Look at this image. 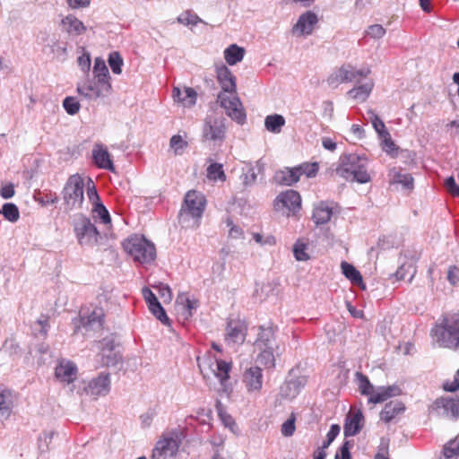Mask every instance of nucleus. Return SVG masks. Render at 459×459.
I'll return each instance as SVG.
<instances>
[{"instance_id": "40", "label": "nucleus", "mask_w": 459, "mask_h": 459, "mask_svg": "<svg viewBox=\"0 0 459 459\" xmlns=\"http://www.w3.org/2000/svg\"><path fill=\"white\" fill-rule=\"evenodd\" d=\"M263 169L264 164L260 160L256 162L255 167L249 165L243 173V184L246 186L254 184L257 178V172H261Z\"/></svg>"}, {"instance_id": "49", "label": "nucleus", "mask_w": 459, "mask_h": 459, "mask_svg": "<svg viewBox=\"0 0 459 459\" xmlns=\"http://www.w3.org/2000/svg\"><path fill=\"white\" fill-rule=\"evenodd\" d=\"M63 107L69 115H75L80 110V103L74 97H66L63 100Z\"/></svg>"}, {"instance_id": "45", "label": "nucleus", "mask_w": 459, "mask_h": 459, "mask_svg": "<svg viewBox=\"0 0 459 459\" xmlns=\"http://www.w3.org/2000/svg\"><path fill=\"white\" fill-rule=\"evenodd\" d=\"M92 212L95 216L99 217L102 223L108 224L111 221L108 211L103 205L101 202L92 204Z\"/></svg>"}, {"instance_id": "17", "label": "nucleus", "mask_w": 459, "mask_h": 459, "mask_svg": "<svg viewBox=\"0 0 459 459\" xmlns=\"http://www.w3.org/2000/svg\"><path fill=\"white\" fill-rule=\"evenodd\" d=\"M275 333L276 329L272 325L259 326L255 346L257 349L275 348L276 355H280L284 349L276 342Z\"/></svg>"}, {"instance_id": "22", "label": "nucleus", "mask_w": 459, "mask_h": 459, "mask_svg": "<svg viewBox=\"0 0 459 459\" xmlns=\"http://www.w3.org/2000/svg\"><path fill=\"white\" fill-rule=\"evenodd\" d=\"M243 383L248 392H258L263 385V374L259 367H251L243 374Z\"/></svg>"}, {"instance_id": "48", "label": "nucleus", "mask_w": 459, "mask_h": 459, "mask_svg": "<svg viewBox=\"0 0 459 459\" xmlns=\"http://www.w3.org/2000/svg\"><path fill=\"white\" fill-rule=\"evenodd\" d=\"M108 61L112 72L116 74H120L122 72L123 59L118 52H111Z\"/></svg>"}, {"instance_id": "3", "label": "nucleus", "mask_w": 459, "mask_h": 459, "mask_svg": "<svg viewBox=\"0 0 459 459\" xmlns=\"http://www.w3.org/2000/svg\"><path fill=\"white\" fill-rule=\"evenodd\" d=\"M204 196L194 190L188 191L179 211V222L186 228L196 229L205 209Z\"/></svg>"}, {"instance_id": "20", "label": "nucleus", "mask_w": 459, "mask_h": 459, "mask_svg": "<svg viewBox=\"0 0 459 459\" xmlns=\"http://www.w3.org/2000/svg\"><path fill=\"white\" fill-rule=\"evenodd\" d=\"M318 19L315 13L307 11L302 13L293 26L292 33L296 36L310 35Z\"/></svg>"}, {"instance_id": "42", "label": "nucleus", "mask_w": 459, "mask_h": 459, "mask_svg": "<svg viewBox=\"0 0 459 459\" xmlns=\"http://www.w3.org/2000/svg\"><path fill=\"white\" fill-rule=\"evenodd\" d=\"M207 177L209 179L221 182L226 181V175L223 170V166L221 163H211L207 168Z\"/></svg>"}, {"instance_id": "39", "label": "nucleus", "mask_w": 459, "mask_h": 459, "mask_svg": "<svg viewBox=\"0 0 459 459\" xmlns=\"http://www.w3.org/2000/svg\"><path fill=\"white\" fill-rule=\"evenodd\" d=\"M92 73L94 79L110 82V75L108 66L101 57L95 58Z\"/></svg>"}, {"instance_id": "53", "label": "nucleus", "mask_w": 459, "mask_h": 459, "mask_svg": "<svg viewBox=\"0 0 459 459\" xmlns=\"http://www.w3.org/2000/svg\"><path fill=\"white\" fill-rule=\"evenodd\" d=\"M306 245L303 243L297 242L293 247V254L298 261H307L309 256L306 253Z\"/></svg>"}, {"instance_id": "59", "label": "nucleus", "mask_w": 459, "mask_h": 459, "mask_svg": "<svg viewBox=\"0 0 459 459\" xmlns=\"http://www.w3.org/2000/svg\"><path fill=\"white\" fill-rule=\"evenodd\" d=\"M446 187L447 191L454 196H459V186L455 183V180L453 177H449L446 180Z\"/></svg>"}, {"instance_id": "52", "label": "nucleus", "mask_w": 459, "mask_h": 459, "mask_svg": "<svg viewBox=\"0 0 459 459\" xmlns=\"http://www.w3.org/2000/svg\"><path fill=\"white\" fill-rule=\"evenodd\" d=\"M200 21L196 14H192L189 12H185L178 17V22L184 25H196Z\"/></svg>"}, {"instance_id": "57", "label": "nucleus", "mask_w": 459, "mask_h": 459, "mask_svg": "<svg viewBox=\"0 0 459 459\" xmlns=\"http://www.w3.org/2000/svg\"><path fill=\"white\" fill-rule=\"evenodd\" d=\"M351 446V441H345L340 448V455L336 454L334 459H351L350 447Z\"/></svg>"}, {"instance_id": "9", "label": "nucleus", "mask_w": 459, "mask_h": 459, "mask_svg": "<svg viewBox=\"0 0 459 459\" xmlns=\"http://www.w3.org/2000/svg\"><path fill=\"white\" fill-rule=\"evenodd\" d=\"M197 361L200 371L204 378L210 377L212 374L219 379L222 385H225L230 377V363L212 357L197 359Z\"/></svg>"}, {"instance_id": "5", "label": "nucleus", "mask_w": 459, "mask_h": 459, "mask_svg": "<svg viewBox=\"0 0 459 459\" xmlns=\"http://www.w3.org/2000/svg\"><path fill=\"white\" fill-rule=\"evenodd\" d=\"M124 250L140 264H150L156 257V248L153 243L143 236L132 235L123 242Z\"/></svg>"}, {"instance_id": "27", "label": "nucleus", "mask_w": 459, "mask_h": 459, "mask_svg": "<svg viewBox=\"0 0 459 459\" xmlns=\"http://www.w3.org/2000/svg\"><path fill=\"white\" fill-rule=\"evenodd\" d=\"M77 368L74 363L71 361L60 362L55 371L57 379L62 382L70 384L76 378Z\"/></svg>"}, {"instance_id": "23", "label": "nucleus", "mask_w": 459, "mask_h": 459, "mask_svg": "<svg viewBox=\"0 0 459 459\" xmlns=\"http://www.w3.org/2000/svg\"><path fill=\"white\" fill-rule=\"evenodd\" d=\"M94 164L102 169L115 171V166L108 150L100 143H96L92 149Z\"/></svg>"}, {"instance_id": "13", "label": "nucleus", "mask_w": 459, "mask_h": 459, "mask_svg": "<svg viewBox=\"0 0 459 459\" xmlns=\"http://www.w3.org/2000/svg\"><path fill=\"white\" fill-rule=\"evenodd\" d=\"M226 118L223 117L208 116L203 126V138L221 144L226 136Z\"/></svg>"}, {"instance_id": "64", "label": "nucleus", "mask_w": 459, "mask_h": 459, "mask_svg": "<svg viewBox=\"0 0 459 459\" xmlns=\"http://www.w3.org/2000/svg\"><path fill=\"white\" fill-rule=\"evenodd\" d=\"M341 427L338 424H333L326 437L330 439V441H333L335 437L339 435Z\"/></svg>"}, {"instance_id": "46", "label": "nucleus", "mask_w": 459, "mask_h": 459, "mask_svg": "<svg viewBox=\"0 0 459 459\" xmlns=\"http://www.w3.org/2000/svg\"><path fill=\"white\" fill-rule=\"evenodd\" d=\"M368 118L370 119L372 126L376 132L377 133L378 136L385 134V133H388V131L385 128V126L382 119L372 110H369L368 112Z\"/></svg>"}, {"instance_id": "28", "label": "nucleus", "mask_w": 459, "mask_h": 459, "mask_svg": "<svg viewBox=\"0 0 459 459\" xmlns=\"http://www.w3.org/2000/svg\"><path fill=\"white\" fill-rule=\"evenodd\" d=\"M405 411L404 404L400 401H391L385 403L384 409L380 412V420L385 423H389L395 419L396 416L402 414Z\"/></svg>"}, {"instance_id": "4", "label": "nucleus", "mask_w": 459, "mask_h": 459, "mask_svg": "<svg viewBox=\"0 0 459 459\" xmlns=\"http://www.w3.org/2000/svg\"><path fill=\"white\" fill-rule=\"evenodd\" d=\"M432 333L440 347L459 351V312L445 316Z\"/></svg>"}, {"instance_id": "55", "label": "nucleus", "mask_w": 459, "mask_h": 459, "mask_svg": "<svg viewBox=\"0 0 459 459\" xmlns=\"http://www.w3.org/2000/svg\"><path fill=\"white\" fill-rule=\"evenodd\" d=\"M87 196H88L89 201L92 204L100 202V198L98 195L95 185L91 178H89V182L87 185Z\"/></svg>"}, {"instance_id": "61", "label": "nucleus", "mask_w": 459, "mask_h": 459, "mask_svg": "<svg viewBox=\"0 0 459 459\" xmlns=\"http://www.w3.org/2000/svg\"><path fill=\"white\" fill-rule=\"evenodd\" d=\"M15 194V191H14V186L12 184V183H9L5 186H4L1 189H0V195L4 198V199H9V198H12Z\"/></svg>"}, {"instance_id": "41", "label": "nucleus", "mask_w": 459, "mask_h": 459, "mask_svg": "<svg viewBox=\"0 0 459 459\" xmlns=\"http://www.w3.org/2000/svg\"><path fill=\"white\" fill-rule=\"evenodd\" d=\"M442 453L444 459H453L459 456V435L444 445Z\"/></svg>"}, {"instance_id": "8", "label": "nucleus", "mask_w": 459, "mask_h": 459, "mask_svg": "<svg viewBox=\"0 0 459 459\" xmlns=\"http://www.w3.org/2000/svg\"><path fill=\"white\" fill-rule=\"evenodd\" d=\"M318 171V164L313 163H302L293 168H284L277 171L274 175V181L281 186H292L297 183L302 175L307 178L316 177Z\"/></svg>"}, {"instance_id": "43", "label": "nucleus", "mask_w": 459, "mask_h": 459, "mask_svg": "<svg viewBox=\"0 0 459 459\" xmlns=\"http://www.w3.org/2000/svg\"><path fill=\"white\" fill-rule=\"evenodd\" d=\"M2 213L5 220L10 222H16L20 218V212L16 204L6 203L3 205Z\"/></svg>"}, {"instance_id": "51", "label": "nucleus", "mask_w": 459, "mask_h": 459, "mask_svg": "<svg viewBox=\"0 0 459 459\" xmlns=\"http://www.w3.org/2000/svg\"><path fill=\"white\" fill-rule=\"evenodd\" d=\"M366 34L372 39H378L385 36V29L380 24L370 25L367 29Z\"/></svg>"}, {"instance_id": "7", "label": "nucleus", "mask_w": 459, "mask_h": 459, "mask_svg": "<svg viewBox=\"0 0 459 459\" xmlns=\"http://www.w3.org/2000/svg\"><path fill=\"white\" fill-rule=\"evenodd\" d=\"M66 210L80 209L84 200V182L82 178L74 174L68 178L62 191Z\"/></svg>"}, {"instance_id": "62", "label": "nucleus", "mask_w": 459, "mask_h": 459, "mask_svg": "<svg viewBox=\"0 0 459 459\" xmlns=\"http://www.w3.org/2000/svg\"><path fill=\"white\" fill-rule=\"evenodd\" d=\"M68 5L73 9L84 8L87 7L91 0H66Z\"/></svg>"}, {"instance_id": "34", "label": "nucleus", "mask_w": 459, "mask_h": 459, "mask_svg": "<svg viewBox=\"0 0 459 459\" xmlns=\"http://www.w3.org/2000/svg\"><path fill=\"white\" fill-rule=\"evenodd\" d=\"M285 125V118L279 114L269 115L264 119V127L273 134H279Z\"/></svg>"}, {"instance_id": "35", "label": "nucleus", "mask_w": 459, "mask_h": 459, "mask_svg": "<svg viewBox=\"0 0 459 459\" xmlns=\"http://www.w3.org/2000/svg\"><path fill=\"white\" fill-rule=\"evenodd\" d=\"M13 407L11 394L8 390L0 388V420L7 419Z\"/></svg>"}, {"instance_id": "19", "label": "nucleus", "mask_w": 459, "mask_h": 459, "mask_svg": "<svg viewBox=\"0 0 459 459\" xmlns=\"http://www.w3.org/2000/svg\"><path fill=\"white\" fill-rule=\"evenodd\" d=\"M364 416L360 410L353 411L351 409L346 415L343 425V433L345 437H354L359 433L364 426Z\"/></svg>"}, {"instance_id": "18", "label": "nucleus", "mask_w": 459, "mask_h": 459, "mask_svg": "<svg viewBox=\"0 0 459 459\" xmlns=\"http://www.w3.org/2000/svg\"><path fill=\"white\" fill-rule=\"evenodd\" d=\"M247 335V326L240 320L231 319L228 322L225 333V342L228 345L241 344Z\"/></svg>"}, {"instance_id": "2", "label": "nucleus", "mask_w": 459, "mask_h": 459, "mask_svg": "<svg viewBox=\"0 0 459 459\" xmlns=\"http://www.w3.org/2000/svg\"><path fill=\"white\" fill-rule=\"evenodd\" d=\"M340 161L336 172L342 178L361 184L370 181V176L368 173V159L365 156L357 153L344 154Z\"/></svg>"}, {"instance_id": "15", "label": "nucleus", "mask_w": 459, "mask_h": 459, "mask_svg": "<svg viewBox=\"0 0 459 459\" xmlns=\"http://www.w3.org/2000/svg\"><path fill=\"white\" fill-rule=\"evenodd\" d=\"M430 411L436 415L453 420L459 418V397H440L430 406Z\"/></svg>"}, {"instance_id": "30", "label": "nucleus", "mask_w": 459, "mask_h": 459, "mask_svg": "<svg viewBox=\"0 0 459 459\" xmlns=\"http://www.w3.org/2000/svg\"><path fill=\"white\" fill-rule=\"evenodd\" d=\"M333 215V210L325 202H320L314 207L312 220L316 225L327 223Z\"/></svg>"}, {"instance_id": "1", "label": "nucleus", "mask_w": 459, "mask_h": 459, "mask_svg": "<svg viewBox=\"0 0 459 459\" xmlns=\"http://www.w3.org/2000/svg\"><path fill=\"white\" fill-rule=\"evenodd\" d=\"M216 77L221 87L218 94V101L226 114L237 123H245L247 115L239 98L237 95L236 77L224 65L216 67Z\"/></svg>"}, {"instance_id": "36", "label": "nucleus", "mask_w": 459, "mask_h": 459, "mask_svg": "<svg viewBox=\"0 0 459 459\" xmlns=\"http://www.w3.org/2000/svg\"><path fill=\"white\" fill-rule=\"evenodd\" d=\"M342 272L352 284L362 285L363 280L360 273L351 264L343 261L341 264Z\"/></svg>"}, {"instance_id": "24", "label": "nucleus", "mask_w": 459, "mask_h": 459, "mask_svg": "<svg viewBox=\"0 0 459 459\" xmlns=\"http://www.w3.org/2000/svg\"><path fill=\"white\" fill-rule=\"evenodd\" d=\"M103 309L100 307H95L89 315H81L82 327L86 331L100 330L103 325Z\"/></svg>"}, {"instance_id": "58", "label": "nucleus", "mask_w": 459, "mask_h": 459, "mask_svg": "<svg viewBox=\"0 0 459 459\" xmlns=\"http://www.w3.org/2000/svg\"><path fill=\"white\" fill-rule=\"evenodd\" d=\"M78 65L81 69L87 73L91 68V56L89 53H84L78 57Z\"/></svg>"}, {"instance_id": "60", "label": "nucleus", "mask_w": 459, "mask_h": 459, "mask_svg": "<svg viewBox=\"0 0 459 459\" xmlns=\"http://www.w3.org/2000/svg\"><path fill=\"white\" fill-rule=\"evenodd\" d=\"M143 295L146 303L148 304V307L152 306L157 302H160L155 294L148 288L143 289Z\"/></svg>"}, {"instance_id": "54", "label": "nucleus", "mask_w": 459, "mask_h": 459, "mask_svg": "<svg viewBox=\"0 0 459 459\" xmlns=\"http://www.w3.org/2000/svg\"><path fill=\"white\" fill-rule=\"evenodd\" d=\"M295 429V418L291 416L281 425V431L284 437H291Z\"/></svg>"}, {"instance_id": "38", "label": "nucleus", "mask_w": 459, "mask_h": 459, "mask_svg": "<svg viewBox=\"0 0 459 459\" xmlns=\"http://www.w3.org/2000/svg\"><path fill=\"white\" fill-rule=\"evenodd\" d=\"M372 88L373 82H368L349 91L348 95L351 99L357 100L359 101H365L367 98L369 96Z\"/></svg>"}, {"instance_id": "6", "label": "nucleus", "mask_w": 459, "mask_h": 459, "mask_svg": "<svg viewBox=\"0 0 459 459\" xmlns=\"http://www.w3.org/2000/svg\"><path fill=\"white\" fill-rule=\"evenodd\" d=\"M355 377L359 392L361 394L368 396V403H380L386 401L388 398L397 396L401 394V389L398 385L379 386L375 389L368 377L364 374L357 372Z\"/></svg>"}, {"instance_id": "37", "label": "nucleus", "mask_w": 459, "mask_h": 459, "mask_svg": "<svg viewBox=\"0 0 459 459\" xmlns=\"http://www.w3.org/2000/svg\"><path fill=\"white\" fill-rule=\"evenodd\" d=\"M260 353L257 356V362L266 368H274L275 367V348L258 349Z\"/></svg>"}, {"instance_id": "25", "label": "nucleus", "mask_w": 459, "mask_h": 459, "mask_svg": "<svg viewBox=\"0 0 459 459\" xmlns=\"http://www.w3.org/2000/svg\"><path fill=\"white\" fill-rule=\"evenodd\" d=\"M63 31L72 37L82 35L87 28L82 21L73 14H68L61 20Z\"/></svg>"}, {"instance_id": "10", "label": "nucleus", "mask_w": 459, "mask_h": 459, "mask_svg": "<svg viewBox=\"0 0 459 459\" xmlns=\"http://www.w3.org/2000/svg\"><path fill=\"white\" fill-rule=\"evenodd\" d=\"M74 230L81 246H95L99 241L100 233L91 219L78 214L74 221Z\"/></svg>"}, {"instance_id": "50", "label": "nucleus", "mask_w": 459, "mask_h": 459, "mask_svg": "<svg viewBox=\"0 0 459 459\" xmlns=\"http://www.w3.org/2000/svg\"><path fill=\"white\" fill-rule=\"evenodd\" d=\"M169 145L174 150L175 154H181L184 149L187 146V143L182 139L178 134L173 135L170 138Z\"/></svg>"}, {"instance_id": "16", "label": "nucleus", "mask_w": 459, "mask_h": 459, "mask_svg": "<svg viewBox=\"0 0 459 459\" xmlns=\"http://www.w3.org/2000/svg\"><path fill=\"white\" fill-rule=\"evenodd\" d=\"M110 376L108 373L101 372L98 377L84 384L82 392L94 399L99 396H105L110 391Z\"/></svg>"}, {"instance_id": "11", "label": "nucleus", "mask_w": 459, "mask_h": 459, "mask_svg": "<svg viewBox=\"0 0 459 459\" xmlns=\"http://www.w3.org/2000/svg\"><path fill=\"white\" fill-rule=\"evenodd\" d=\"M181 440L178 431L172 430L164 433L152 450V459H171L179 448Z\"/></svg>"}, {"instance_id": "56", "label": "nucleus", "mask_w": 459, "mask_h": 459, "mask_svg": "<svg viewBox=\"0 0 459 459\" xmlns=\"http://www.w3.org/2000/svg\"><path fill=\"white\" fill-rule=\"evenodd\" d=\"M227 226L230 228L229 236L232 238H243L244 232L242 229L233 223V221L230 219L227 220Z\"/></svg>"}, {"instance_id": "44", "label": "nucleus", "mask_w": 459, "mask_h": 459, "mask_svg": "<svg viewBox=\"0 0 459 459\" xmlns=\"http://www.w3.org/2000/svg\"><path fill=\"white\" fill-rule=\"evenodd\" d=\"M381 139L382 150L392 156L397 155L398 147L391 138L390 133H385L379 137Z\"/></svg>"}, {"instance_id": "63", "label": "nucleus", "mask_w": 459, "mask_h": 459, "mask_svg": "<svg viewBox=\"0 0 459 459\" xmlns=\"http://www.w3.org/2000/svg\"><path fill=\"white\" fill-rule=\"evenodd\" d=\"M322 145L325 150H328L331 152H333L337 147L336 143L329 137H324L322 139Z\"/></svg>"}, {"instance_id": "47", "label": "nucleus", "mask_w": 459, "mask_h": 459, "mask_svg": "<svg viewBox=\"0 0 459 459\" xmlns=\"http://www.w3.org/2000/svg\"><path fill=\"white\" fill-rule=\"evenodd\" d=\"M151 313L160 320L163 325L169 324V318L168 317L164 308L162 307L160 302L153 304L152 306L148 307Z\"/></svg>"}, {"instance_id": "14", "label": "nucleus", "mask_w": 459, "mask_h": 459, "mask_svg": "<svg viewBox=\"0 0 459 459\" xmlns=\"http://www.w3.org/2000/svg\"><path fill=\"white\" fill-rule=\"evenodd\" d=\"M274 207L277 211H282L288 217L295 216L301 208L300 195L292 189L280 193L274 200Z\"/></svg>"}, {"instance_id": "21", "label": "nucleus", "mask_w": 459, "mask_h": 459, "mask_svg": "<svg viewBox=\"0 0 459 459\" xmlns=\"http://www.w3.org/2000/svg\"><path fill=\"white\" fill-rule=\"evenodd\" d=\"M101 363L103 366L110 367L117 365L121 360L120 353L116 351V344L113 339L104 338L101 342Z\"/></svg>"}, {"instance_id": "26", "label": "nucleus", "mask_w": 459, "mask_h": 459, "mask_svg": "<svg viewBox=\"0 0 459 459\" xmlns=\"http://www.w3.org/2000/svg\"><path fill=\"white\" fill-rule=\"evenodd\" d=\"M172 97L175 101L182 103L185 108H192L196 103L197 92L191 87H184L183 90L174 87Z\"/></svg>"}, {"instance_id": "32", "label": "nucleus", "mask_w": 459, "mask_h": 459, "mask_svg": "<svg viewBox=\"0 0 459 459\" xmlns=\"http://www.w3.org/2000/svg\"><path fill=\"white\" fill-rule=\"evenodd\" d=\"M245 56L244 48L231 44L224 50V58L228 65H234L241 62Z\"/></svg>"}, {"instance_id": "12", "label": "nucleus", "mask_w": 459, "mask_h": 459, "mask_svg": "<svg viewBox=\"0 0 459 459\" xmlns=\"http://www.w3.org/2000/svg\"><path fill=\"white\" fill-rule=\"evenodd\" d=\"M77 92L89 100H96L108 97L112 91L110 82L92 79L77 84Z\"/></svg>"}, {"instance_id": "29", "label": "nucleus", "mask_w": 459, "mask_h": 459, "mask_svg": "<svg viewBox=\"0 0 459 459\" xmlns=\"http://www.w3.org/2000/svg\"><path fill=\"white\" fill-rule=\"evenodd\" d=\"M177 304L185 319L191 317L194 311H195L199 307V301L195 299H191L186 293H181L178 296Z\"/></svg>"}, {"instance_id": "33", "label": "nucleus", "mask_w": 459, "mask_h": 459, "mask_svg": "<svg viewBox=\"0 0 459 459\" xmlns=\"http://www.w3.org/2000/svg\"><path fill=\"white\" fill-rule=\"evenodd\" d=\"M388 176L392 184H401L408 189L413 187V178L411 174H403L396 168H392Z\"/></svg>"}, {"instance_id": "31", "label": "nucleus", "mask_w": 459, "mask_h": 459, "mask_svg": "<svg viewBox=\"0 0 459 459\" xmlns=\"http://www.w3.org/2000/svg\"><path fill=\"white\" fill-rule=\"evenodd\" d=\"M369 73V69L356 70L351 66H342L336 76L342 82H352L358 77H366Z\"/></svg>"}]
</instances>
